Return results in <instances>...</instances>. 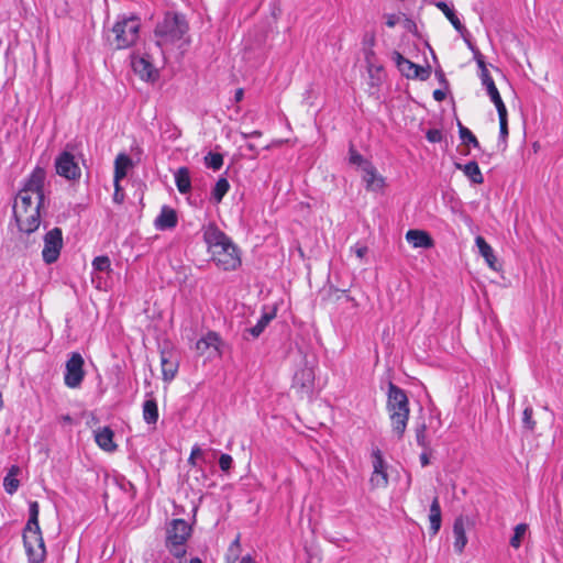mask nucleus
I'll return each mask as SVG.
<instances>
[{
    "instance_id": "44",
    "label": "nucleus",
    "mask_w": 563,
    "mask_h": 563,
    "mask_svg": "<svg viewBox=\"0 0 563 563\" xmlns=\"http://www.w3.org/2000/svg\"><path fill=\"white\" fill-rule=\"evenodd\" d=\"M486 91L493 103L503 100L496 85H488V87H486Z\"/></svg>"
},
{
    "instance_id": "10",
    "label": "nucleus",
    "mask_w": 563,
    "mask_h": 563,
    "mask_svg": "<svg viewBox=\"0 0 563 563\" xmlns=\"http://www.w3.org/2000/svg\"><path fill=\"white\" fill-rule=\"evenodd\" d=\"M63 249V232L60 228H53L44 235V247L42 251V257L44 263H55Z\"/></svg>"
},
{
    "instance_id": "43",
    "label": "nucleus",
    "mask_w": 563,
    "mask_h": 563,
    "mask_svg": "<svg viewBox=\"0 0 563 563\" xmlns=\"http://www.w3.org/2000/svg\"><path fill=\"white\" fill-rule=\"evenodd\" d=\"M349 154L351 164L365 166V163H368L353 146L350 147Z\"/></svg>"
},
{
    "instance_id": "6",
    "label": "nucleus",
    "mask_w": 563,
    "mask_h": 563,
    "mask_svg": "<svg viewBox=\"0 0 563 563\" xmlns=\"http://www.w3.org/2000/svg\"><path fill=\"white\" fill-rule=\"evenodd\" d=\"M141 22L137 16H120L112 27L113 44L118 49L134 45L139 38Z\"/></svg>"
},
{
    "instance_id": "34",
    "label": "nucleus",
    "mask_w": 563,
    "mask_h": 563,
    "mask_svg": "<svg viewBox=\"0 0 563 563\" xmlns=\"http://www.w3.org/2000/svg\"><path fill=\"white\" fill-rule=\"evenodd\" d=\"M528 530V526L526 523H519L514 529V536L510 539V545L515 549H519L522 542V539Z\"/></svg>"
},
{
    "instance_id": "5",
    "label": "nucleus",
    "mask_w": 563,
    "mask_h": 563,
    "mask_svg": "<svg viewBox=\"0 0 563 563\" xmlns=\"http://www.w3.org/2000/svg\"><path fill=\"white\" fill-rule=\"evenodd\" d=\"M40 506L37 501L29 504V520L23 531V543L30 563H42L46 549L38 525Z\"/></svg>"
},
{
    "instance_id": "56",
    "label": "nucleus",
    "mask_w": 563,
    "mask_h": 563,
    "mask_svg": "<svg viewBox=\"0 0 563 563\" xmlns=\"http://www.w3.org/2000/svg\"><path fill=\"white\" fill-rule=\"evenodd\" d=\"M189 563H202V561L199 558H192Z\"/></svg>"
},
{
    "instance_id": "39",
    "label": "nucleus",
    "mask_w": 563,
    "mask_h": 563,
    "mask_svg": "<svg viewBox=\"0 0 563 563\" xmlns=\"http://www.w3.org/2000/svg\"><path fill=\"white\" fill-rule=\"evenodd\" d=\"M430 76V68L427 67H421L419 65H417L412 71V75H411V78L410 79H420V80H426L428 79Z\"/></svg>"
},
{
    "instance_id": "8",
    "label": "nucleus",
    "mask_w": 563,
    "mask_h": 563,
    "mask_svg": "<svg viewBox=\"0 0 563 563\" xmlns=\"http://www.w3.org/2000/svg\"><path fill=\"white\" fill-rule=\"evenodd\" d=\"M55 169L58 176L67 180L76 181L81 177V169L68 146L55 158Z\"/></svg>"
},
{
    "instance_id": "33",
    "label": "nucleus",
    "mask_w": 563,
    "mask_h": 563,
    "mask_svg": "<svg viewBox=\"0 0 563 563\" xmlns=\"http://www.w3.org/2000/svg\"><path fill=\"white\" fill-rule=\"evenodd\" d=\"M459 126V134L460 139L462 140V143L470 146L472 145L475 148L479 147V142L477 137L473 134V132L464 126L461 122H457Z\"/></svg>"
},
{
    "instance_id": "36",
    "label": "nucleus",
    "mask_w": 563,
    "mask_h": 563,
    "mask_svg": "<svg viewBox=\"0 0 563 563\" xmlns=\"http://www.w3.org/2000/svg\"><path fill=\"white\" fill-rule=\"evenodd\" d=\"M416 441L417 444L423 449L429 448V442L427 439V426L426 423H421L416 429Z\"/></svg>"
},
{
    "instance_id": "26",
    "label": "nucleus",
    "mask_w": 563,
    "mask_h": 563,
    "mask_svg": "<svg viewBox=\"0 0 563 563\" xmlns=\"http://www.w3.org/2000/svg\"><path fill=\"white\" fill-rule=\"evenodd\" d=\"M457 169H462L468 179L476 185L484 183L483 174L475 161H471L465 165L456 164Z\"/></svg>"
},
{
    "instance_id": "23",
    "label": "nucleus",
    "mask_w": 563,
    "mask_h": 563,
    "mask_svg": "<svg viewBox=\"0 0 563 563\" xmlns=\"http://www.w3.org/2000/svg\"><path fill=\"white\" fill-rule=\"evenodd\" d=\"M435 7L442 11V13L446 16V19L451 22V24L453 25V27L459 32L461 33L462 35H464V33L467 32L466 27L462 24V22L460 21L459 16L456 15L454 9L452 7H450L446 2L444 1H439L435 3Z\"/></svg>"
},
{
    "instance_id": "3",
    "label": "nucleus",
    "mask_w": 563,
    "mask_h": 563,
    "mask_svg": "<svg viewBox=\"0 0 563 563\" xmlns=\"http://www.w3.org/2000/svg\"><path fill=\"white\" fill-rule=\"evenodd\" d=\"M386 396V411L391 431L400 440L404 438L409 421V399L406 391L391 382L388 384Z\"/></svg>"
},
{
    "instance_id": "30",
    "label": "nucleus",
    "mask_w": 563,
    "mask_h": 563,
    "mask_svg": "<svg viewBox=\"0 0 563 563\" xmlns=\"http://www.w3.org/2000/svg\"><path fill=\"white\" fill-rule=\"evenodd\" d=\"M143 418L146 423L154 424L158 420V407L155 399H147L143 404Z\"/></svg>"
},
{
    "instance_id": "9",
    "label": "nucleus",
    "mask_w": 563,
    "mask_h": 563,
    "mask_svg": "<svg viewBox=\"0 0 563 563\" xmlns=\"http://www.w3.org/2000/svg\"><path fill=\"white\" fill-rule=\"evenodd\" d=\"M84 358L80 353L73 352L66 362L64 383L69 388H78L85 377Z\"/></svg>"
},
{
    "instance_id": "46",
    "label": "nucleus",
    "mask_w": 563,
    "mask_h": 563,
    "mask_svg": "<svg viewBox=\"0 0 563 563\" xmlns=\"http://www.w3.org/2000/svg\"><path fill=\"white\" fill-rule=\"evenodd\" d=\"M494 104H495L496 110L498 112L499 122L508 121V119H507V108H506L504 101L501 100V101L496 102Z\"/></svg>"
},
{
    "instance_id": "40",
    "label": "nucleus",
    "mask_w": 563,
    "mask_h": 563,
    "mask_svg": "<svg viewBox=\"0 0 563 563\" xmlns=\"http://www.w3.org/2000/svg\"><path fill=\"white\" fill-rule=\"evenodd\" d=\"M233 465V459L230 454L223 453L219 457V466L221 471L229 472Z\"/></svg>"
},
{
    "instance_id": "49",
    "label": "nucleus",
    "mask_w": 563,
    "mask_h": 563,
    "mask_svg": "<svg viewBox=\"0 0 563 563\" xmlns=\"http://www.w3.org/2000/svg\"><path fill=\"white\" fill-rule=\"evenodd\" d=\"M384 18L388 27H394L399 22V16L397 14H385Z\"/></svg>"
},
{
    "instance_id": "2",
    "label": "nucleus",
    "mask_w": 563,
    "mask_h": 563,
    "mask_svg": "<svg viewBox=\"0 0 563 563\" xmlns=\"http://www.w3.org/2000/svg\"><path fill=\"white\" fill-rule=\"evenodd\" d=\"M201 231L208 253L216 266L224 272L236 271L242 261L240 251L232 240L213 222L203 225Z\"/></svg>"
},
{
    "instance_id": "55",
    "label": "nucleus",
    "mask_w": 563,
    "mask_h": 563,
    "mask_svg": "<svg viewBox=\"0 0 563 563\" xmlns=\"http://www.w3.org/2000/svg\"><path fill=\"white\" fill-rule=\"evenodd\" d=\"M246 146H247V148H249L250 151L254 152V156H253V157L255 158V157L258 155V151H257V148L255 147V145H254V144H252V143H249Z\"/></svg>"
},
{
    "instance_id": "54",
    "label": "nucleus",
    "mask_w": 563,
    "mask_h": 563,
    "mask_svg": "<svg viewBox=\"0 0 563 563\" xmlns=\"http://www.w3.org/2000/svg\"><path fill=\"white\" fill-rule=\"evenodd\" d=\"M239 563H256L251 555L243 556Z\"/></svg>"
},
{
    "instance_id": "25",
    "label": "nucleus",
    "mask_w": 563,
    "mask_h": 563,
    "mask_svg": "<svg viewBox=\"0 0 563 563\" xmlns=\"http://www.w3.org/2000/svg\"><path fill=\"white\" fill-rule=\"evenodd\" d=\"M132 166V159L124 153L117 156L114 161V183H120L128 174V169Z\"/></svg>"
},
{
    "instance_id": "51",
    "label": "nucleus",
    "mask_w": 563,
    "mask_h": 563,
    "mask_svg": "<svg viewBox=\"0 0 563 563\" xmlns=\"http://www.w3.org/2000/svg\"><path fill=\"white\" fill-rule=\"evenodd\" d=\"M241 134H242V136H243L244 139H250V137H260V136H262V132H261V131H257V130L252 131V132H250V133L242 132Z\"/></svg>"
},
{
    "instance_id": "11",
    "label": "nucleus",
    "mask_w": 563,
    "mask_h": 563,
    "mask_svg": "<svg viewBox=\"0 0 563 563\" xmlns=\"http://www.w3.org/2000/svg\"><path fill=\"white\" fill-rule=\"evenodd\" d=\"M222 340L214 331H209L205 336L196 342V351L200 355L208 357L221 356Z\"/></svg>"
},
{
    "instance_id": "35",
    "label": "nucleus",
    "mask_w": 563,
    "mask_h": 563,
    "mask_svg": "<svg viewBox=\"0 0 563 563\" xmlns=\"http://www.w3.org/2000/svg\"><path fill=\"white\" fill-rule=\"evenodd\" d=\"M205 164L207 167H209L213 170H218L223 165V156L220 153L209 152L205 156Z\"/></svg>"
},
{
    "instance_id": "37",
    "label": "nucleus",
    "mask_w": 563,
    "mask_h": 563,
    "mask_svg": "<svg viewBox=\"0 0 563 563\" xmlns=\"http://www.w3.org/2000/svg\"><path fill=\"white\" fill-rule=\"evenodd\" d=\"M110 266H111L110 258L106 255L97 256L92 261V267L99 272H108V271H110Z\"/></svg>"
},
{
    "instance_id": "19",
    "label": "nucleus",
    "mask_w": 563,
    "mask_h": 563,
    "mask_svg": "<svg viewBox=\"0 0 563 563\" xmlns=\"http://www.w3.org/2000/svg\"><path fill=\"white\" fill-rule=\"evenodd\" d=\"M114 433L109 427L99 428L95 431V440L98 446L106 452H114L118 445L113 441Z\"/></svg>"
},
{
    "instance_id": "13",
    "label": "nucleus",
    "mask_w": 563,
    "mask_h": 563,
    "mask_svg": "<svg viewBox=\"0 0 563 563\" xmlns=\"http://www.w3.org/2000/svg\"><path fill=\"white\" fill-rule=\"evenodd\" d=\"M314 383V371L313 367L305 365L302 368L297 371L294 376L292 387L298 391L308 394L311 391Z\"/></svg>"
},
{
    "instance_id": "41",
    "label": "nucleus",
    "mask_w": 563,
    "mask_h": 563,
    "mask_svg": "<svg viewBox=\"0 0 563 563\" xmlns=\"http://www.w3.org/2000/svg\"><path fill=\"white\" fill-rule=\"evenodd\" d=\"M508 137V121L499 122V145H503V150L507 146Z\"/></svg>"
},
{
    "instance_id": "42",
    "label": "nucleus",
    "mask_w": 563,
    "mask_h": 563,
    "mask_svg": "<svg viewBox=\"0 0 563 563\" xmlns=\"http://www.w3.org/2000/svg\"><path fill=\"white\" fill-rule=\"evenodd\" d=\"M426 137L430 143H439L443 139V133L439 129H430L427 131Z\"/></svg>"
},
{
    "instance_id": "50",
    "label": "nucleus",
    "mask_w": 563,
    "mask_h": 563,
    "mask_svg": "<svg viewBox=\"0 0 563 563\" xmlns=\"http://www.w3.org/2000/svg\"><path fill=\"white\" fill-rule=\"evenodd\" d=\"M433 98L437 101H442L445 99V92L440 89H437L433 91Z\"/></svg>"
},
{
    "instance_id": "29",
    "label": "nucleus",
    "mask_w": 563,
    "mask_h": 563,
    "mask_svg": "<svg viewBox=\"0 0 563 563\" xmlns=\"http://www.w3.org/2000/svg\"><path fill=\"white\" fill-rule=\"evenodd\" d=\"M19 473H20L19 466L12 465L11 468L9 470L8 474L5 475L4 479H3L4 490L9 495H13L19 489L20 482L16 478Z\"/></svg>"
},
{
    "instance_id": "27",
    "label": "nucleus",
    "mask_w": 563,
    "mask_h": 563,
    "mask_svg": "<svg viewBox=\"0 0 563 563\" xmlns=\"http://www.w3.org/2000/svg\"><path fill=\"white\" fill-rule=\"evenodd\" d=\"M175 184L180 194H187L191 189L190 173L187 167H180L175 173Z\"/></svg>"
},
{
    "instance_id": "7",
    "label": "nucleus",
    "mask_w": 563,
    "mask_h": 563,
    "mask_svg": "<svg viewBox=\"0 0 563 563\" xmlns=\"http://www.w3.org/2000/svg\"><path fill=\"white\" fill-rule=\"evenodd\" d=\"M191 533V527L184 519H174L166 532V548L176 559H183L186 553V542Z\"/></svg>"
},
{
    "instance_id": "38",
    "label": "nucleus",
    "mask_w": 563,
    "mask_h": 563,
    "mask_svg": "<svg viewBox=\"0 0 563 563\" xmlns=\"http://www.w3.org/2000/svg\"><path fill=\"white\" fill-rule=\"evenodd\" d=\"M532 407H526L522 413V424L526 429L530 431H533L536 428V421L532 419Z\"/></svg>"
},
{
    "instance_id": "16",
    "label": "nucleus",
    "mask_w": 563,
    "mask_h": 563,
    "mask_svg": "<svg viewBox=\"0 0 563 563\" xmlns=\"http://www.w3.org/2000/svg\"><path fill=\"white\" fill-rule=\"evenodd\" d=\"M177 222L178 218L176 211L168 206H164L162 207L159 214L156 217L154 225L157 230L165 231L174 229L177 225Z\"/></svg>"
},
{
    "instance_id": "4",
    "label": "nucleus",
    "mask_w": 563,
    "mask_h": 563,
    "mask_svg": "<svg viewBox=\"0 0 563 563\" xmlns=\"http://www.w3.org/2000/svg\"><path fill=\"white\" fill-rule=\"evenodd\" d=\"M188 30V23L183 14L167 12L156 24L154 31L156 44L163 51L174 45L181 47L188 44V40L185 38Z\"/></svg>"
},
{
    "instance_id": "57",
    "label": "nucleus",
    "mask_w": 563,
    "mask_h": 563,
    "mask_svg": "<svg viewBox=\"0 0 563 563\" xmlns=\"http://www.w3.org/2000/svg\"><path fill=\"white\" fill-rule=\"evenodd\" d=\"M3 408L2 393L0 391V410Z\"/></svg>"
},
{
    "instance_id": "32",
    "label": "nucleus",
    "mask_w": 563,
    "mask_h": 563,
    "mask_svg": "<svg viewBox=\"0 0 563 563\" xmlns=\"http://www.w3.org/2000/svg\"><path fill=\"white\" fill-rule=\"evenodd\" d=\"M474 54L475 60L481 69L479 77L482 80V85L485 86V88L488 87V85H495L494 79L489 75V71L486 67L483 55L478 51H475Z\"/></svg>"
},
{
    "instance_id": "48",
    "label": "nucleus",
    "mask_w": 563,
    "mask_h": 563,
    "mask_svg": "<svg viewBox=\"0 0 563 563\" xmlns=\"http://www.w3.org/2000/svg\"><path fill=\"white\" fill-rule=\"evenodd\" d=\"M123 200H124L123 189L120 186V183H114L113 201L117 202V203H122Z\"/></svg>"
},
{
    "instance_id": "20",
    "label": "nucleus",
    "mask_w": 563,
    "mask_h": 563,
    "mask_svg": "<svg viewBox=\"0 0 563 563\" xmlns=\"http://www.w3.org/2000/svg\"><path fill=\"white\" fill-rule=\"evenodd\" d=\"M406 240L416 249H430L433 246L432 238L428 232L422 230H409L406 233Z\"/></svg>"
},
{
    "instance_id": "24",
    "label": "nucleus",
    "mask_w": 563,
    "mask_h": 563,
    "mask_svg": "<svg viewBox=\"0 0 563 563\" xmlns=\"http://www.w3.org/2000/svg\"><path fill=\"white\" fill-rule=\"evenodd\" d=\"M363 172V180L366 183L367 189L376 190L383 187L384 180L377 176L376 168L371 163H365Z\"/></svg>"
},
{
    "instance_id": "52",
    "label": "nucleus",
    "mask_w": 563,
    "mask_h": 563,
    "mask_svg": "<svg viewBox=\"0 0 563 563\" xmlns=\"http://www.w3.org/2000/svg\"><path fill=\"white\" fill-rule=\"evenodd\" d=\"M243 97H244V90L242 88L236 89L235 93H234L235 102L242 101Z\"/></svg>"
},
{
    "instance_id": "45",
    "label": "nucleus",
    "mask_w": 563,
    "mask_h": 563,
    "mask_svg": "<svg viewBox=\"0 0 563 563\" xmlns=\"http://www.w3.org/2000/svg\"><path fill=\"white\" fill-rule=\"evenodd\" d=\"M201 455H202V450L200 449V446L199 445H194L192 449H191L190 455L188 457V463L191 466H196L197 465V459L200 457Z\"/></svg>"
},
{
    "instance_id": "58",
    "label": "nucleus",
    "mask_w": 563,
    "mask_h": 563,
    "mask_svg": "<svg viewBox=\"0 0 563 563\" xmlns=\"http://www.w3.org/2000/svg\"><path fill=\"white\" fill-rule=\"evenodd\" d=\"M64 419H65V421H69V420H70V417H69V416H66Z\"/></svg>"
},
{
    "instance_id": "17",
    "label": "nucleus",
    "mask_w": 563,
    "mask_h": 563,
    "mask_svg": "<svg viewBox=\"0 0 563 563\" xmlns=\"http://www.w3.org/2000/svg\"><path fill=\"white\" fill-rule=\"evenodd\" d=\"M466 522L467 519L463 516H460L455 518L453 523L454 550L457 553H462L467 543Z\"/></svg>"
},
{
    "instance_id": "15",
    "label": "nucleus",
    "mask_w": 563,
    "mask_h": 563,
    "mask_svg": "<svg viewBox=\"0 0 563 563\" xmlns=\"http://www.w3.org/2000/svg\"><path fill=\"white\" fill-rule=\"evenodd\" d=\"M135 74L146 81H154L158 77L157 69L146 57H139L132 63Z\"/></svg>"
},
{
    "instance_id": "53",
    "label": "nucleus",
    "mask_w": 563,
    "mask_h": 563,
    "mask_svg": "<svg viewBox=\"0 0 563 563\" xmlns=\"http://www.w3.org/2000/svg\"><path fill=\"white\" fill-rule=\"evenodd\" d=\"M420 462L423 467L428 466L430 463V459L426 452L420 454Z\"/></svg>"
},
{
    "instance_id": "18",
    "label": "nucleus",
    "mask_w": 563,
    "mask_h": 563,
    "mask_svg": "<svg viewBox=\"0 0 563 563\" xmlns=\"http://www.w3.org/2000/svg\"><path fill=\"white\" fill-rule=\"evenodd\" d=\"M276 317L275 311L264 312L262 317L258 319L255 325L245 328L242 332V338L244 340L257 339L268 325V323Z\"/></svg>"
},
{
    "instance_id": "12",
    "label": "nucleus",
    "mask_w": 563,
    "mask_h": 563,
    "mask_svg": "<svg viewBox=\"0 0 563 563\" xmlns=\"http://www.w3.org/2000/svg\"><path fill=\"white\" fill-rule=\"evenodd\" d=\"M372 457L373 473L371 476V484L374 487H386L388 485V475L386 472V463L380 450H373Z\"/></svg>"
},
{
    "instance_id": "21",
    "label": "nucleus",
    "mask_w": 563,
    "mask_h": 563,
    "mask_svg": "<svg viewBox=\"0 0 563 563\" xmlns=\"http://www.w3.org/2000/svg\"><path fill=\"white\" fill-rule=\"evenodd\" d=\"M475 244L478 247L479 254L485 258V262L487 263V265L492 269L498 271L497 258L494 254V250L486 242V240L483 236L478 235L475 238Z\"/></svg>"
},
{
    "instance_id": "14",
    "label": "nucleus",
    "mask_w": 563,
    "mask_h": 563,
    "mask_svg": "<svg viewBox=\"0 0 563 563\" xmlns=\"http://www.w3.org/2000/svg\"><path fill=\"white\" fill-rule=\"evenodd\" d=\"M161 366L163 379L167 383L172 382L178 372V361L172 351L161 352Z\"/></svg>"
},
{
    "instance_id": "22",
    "label": "nucleus",
    "mask_w": 563,
    "mask_h": 563,
    "mask_svg": "<svg viewBox=\"0 0 563 563\" xmlns=\"http://www.w3.org/2000/svg\"><path fill=\"white\" fill-rule=\"evenodd\" d=\"M429 521H430V529H429L430 533L432 536H435L440 531L441 523H442L441 507H440V501H439L438 496H435L432 499V503L430 505Z\"/></svg>"
},
{
    "instance_id": "28",
    "label": "nucleus",
    "mask_w": 563,
    "mask_h": 563,
    "mask_svg": "<svg viewBox=\"0 0 563 563\" xmlns=\"http://www.w3.org/2000/svg\"><path fill=\"white\" fill-rule=\"evenodd\" d=\"M391 58L397 65L399 71L407 78H411L412 71L415 67L417 66L411 60L404 57L399 52H393Z\"/></svg>"
},
{
    "instance_id": "47",
    "label": "nucleus",
    "mask_w": 563,
    "mask_h": 563,
    "mask_svg": "<svg viewBox=\"0 0 563 563\" xmlns=\"http://www.w3.org/2000/svg\"><path fill=\"white\" fill-rule=\"evenodd\" d=\"M351 251L354 252L360 260H363L368 252V247L364 244L356 243L351 247Z\"/></svg>"
},
{
    "instance_id": "31",
    "label": "nucleus",
    "mask_w": 563,
    "mask_h": 563,
    "mask_svg": "<svg viewBox=\"0 0 563 563\" xmlns=\"http://www.w3.org/2000/svg\"><path fill=\"white\" fill-rule=\"evenodd\" d=\"M229 189H230V184H229L228 179L224 177H220L217 180V183L211 191V198L213 199V201L216 203H220L222 201L223 197L229 191Z\"/></svg>"
},
{
    "instance_id": "1",
    "label": "nucleus",
    "mask_w": 563,
    "mask_h": 563,
    "mask_svg": "<svg viewBox=\"0 0 563 563\" xmlns=\"http://www.w3.org/2000/svg\"><path fill=\"white\" fill-rule=\"evenodd\" d=\"M44 169L35 168L15 197L13 217L21 232L30 234L40 227V210L44 202Z\"/></svg>"
}]
</instances>
